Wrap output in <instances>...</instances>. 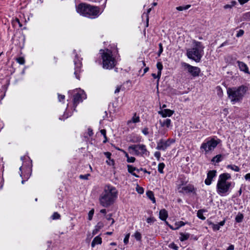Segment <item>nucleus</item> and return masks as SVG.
<instances>
[{"label": "nucleus", "mask_w": 250, "mask_h": 250, "mask_svg": "<svg viewBox=\"0 0 250 250\" xmlns=\"http://www.w3.org/2000/svg\"><path fill=\"white\" fill-rule=\"evenodd\" d=\"M244 34V31L243 30H242V29H240L239 30L238 32H237V33L236 34V36L237 37V38H239V37H240L241 36H242L243 35V34Z\"/></svg>", "instance_id": "43"}, {"label": "nucleus", "mask_w": 250, "mask_h": 250, "mask_svg": "<svg viewBox=\"0 0 250 250\" xmlns=\"http://www.w3.org/2000/svg\"><path fill=\"white\" fill-rule=\"evenodd\" d=\"M58 99L60 102H63L65 99V96L58 94Z\"/></svg>", "instance_id": "48"}, {"label": "nucleus", "mask_w": 250, "mask_h": 250, "mask_svg": "<svg viewBox=\"0 0 250 250\" xmlns=\"http://www.w3.org/2000/svg\"><path fill=\"white\" fill-rule=\"evenodd\" d=\"M74 108H76L78 102V91L77 89L72 92ZM75 110V109H74Z\"/></svg>", "instance_id": "18"}, {"label": "nucleus", "mask_w": 250, "mask_h": 250, "mask_svg": "<svg viewBox=\"0 0 250 250\" xmlns=\"http://www.w3.org/2000/svg\"><path fill=\"white\" fill-rule=\"evenodd\" d=\"M230 179L231 175L228 173H223L219 176L216 185V192L220 196L228 195L231 189L234 187V182L228 181Z\"/></svg>", "instance_id": "1"}, {"label": "nucleus", "mask_w": 250, "mask_h": 250, "mask_svg": "<svg viewBox=\"0 0 250 250\" xmlns=\"http://www.w3.org/2000/svg\"><path fill=\"white\" fill-rule=\"evenodd\" d=\"M158 72L157 73V74H155L154 73H152V76L154 78V79H158V81H157V86H158V83H159V80L160 78V77H158Z\"/></svg>", "instance_id": "53"}, {"label": "nucleus", "mask_w": 250, "mask_h": 250, "mask_svg": "<svg viewBox=\"0 0 250 250\" xmlns=\"http://www.w3.org/2000/svg\"><path fill=\"white\" fill-rule=\"evenodd\" d=\"M147 196L152 201L153 203H155V198L154 197V193L152 191H148L146 193Z\"/></svg>", "instance_id": "24"}, {"label": "nucleus", "mask_w": 250, "mask_h": 250, "mask_svg": "<svg viewBox=\"0 0 250 250\" xmlns=\"http://www.w3.org/2000/svg\"><path fill=\"white\" fill-rule=\"evenodd\" d=\"M130 234L129 233L127 234L124 240V242L125 244H127L128 243Z\"/></svg>", "instance_id": "44"}, {"label": "nucleus", "mask_w": 250, "mask_h": 250, "mask_svg": "<svg viewBox=\"0 0 250 250\" xmlns=\"http://www.w3.org/2000/svg\"><path fill=\"white\" fill-rule=\"evenodd\" d=\"M102 242V238L99 236L95 237L91 243L92 247H94L96 245L101 244Z\"/></svg>", "instance_id": "22"}, {"label": "nucleus", "mask_w": 250, "mask_h": 250, "mask_svg": "<svg viewBox=\"0 0 250 250\" xmlns=\"http://www.w3.org/2000/svg\"><path fill=\"white\" fill-rule=\"evenodd\" d=\"M90 176L89 174H86L85 175H81L79 176V178L83 179V180H87L88 179V177Z\"/></svg>", "instance_id": "47"}, {"label": "nucleus", "mask_w": 250, "mask_h": 250, "mask_svg": "<svg viewBox=\"0 0 250 250\" xmlns=\"http://www.w3.org/2000/svg\"><path fill=\"white\" fill-rule=\"evenodd\" d=\"M204 211L205 210L203 209H200L197 211V217L203 220L206 219V217L203 215V212H204Z\"/></svg>", "instance_id": "29"}, {"label": "nucleus", "mask_w": 250, "mask_h": 250, "mask_svg": "<svg viewBox=\"0 0 250 250\" xmlns=\"http://www.w3.org/2000/svg\"><path fill=\"white\" fill-rule=\"evenodd\" d=\"M210 225L211 226L212 229L214 231H217L219 230L220 227L218 224H215L214 223H211Z\"/></svg>", "instance_id": "34"}, {"label": "nucleus", "mask_w": 250, "mask_h": 250, "mask_svg": "<svg viewBox=\"0 0 250 250\" xmlns=\"http://www.w3.org/2000/svg\"><path fill=\"white\" fill-rule=\"evenodd\" d=\"M194 191V188L192 185H188L187 186L184 187L182 188V190L180 191V192H182L186 193H191Z\"/></svg>", "instance_id": "16"}, {"label": "nucleus", "mask_w": 250, "mask_h": 250, "mask_svg": "<svg viewBox=\"0 0 250 250\" xmlns=\"http://www.w3.org/2000/svg\"><path fill=\"white\" fill-rule=\"evenodd\" d=\"M83 137L84 138L85 140V141H86V142H87V141H89V138H90V137H89L88 136V135H87V133H85V134H84V135H83Z\"/></svg>", "instance_id": "56"}, {"label": "nucleus", "mask_w": 250, "mask_h": 250, "mask_svg": "<svg viewBox=\"0 0 250 250\" xmlns=\"http://www.w3.org/2000/svg\"><path fill=\"white\" fill-rule=\"evenodd\" d=\"M100 212L105 214L106 213V210L105 209H102L100 210Z\"/></svg>", "instance_id": "63"}, {"label": "nucleus", "mask_w": 250, "mask_h": 250, "mask_svg": "<svg viewBox=\"0 0 250 250\" xmlns=\"http://www.w3.org/2000/svg\"><path fill=\"white\" fill-rule=\"evenodd\" d=\"M165 167V164L163 163H160L158 165V170L160 173H163V169Z\"/></svg>", "instance_id": "31"}, {"label": "nucleus", "mask_w": 250, "mask_h": 250, "mask_svg": "<svg viewBox=\"0 0 250 250\" xmlns=\"http://www.w3.org/2000/svg\"><path fill=\"white\" fill-rule=\"evenodd\" d=\"M234 249V247L233 245H230L227 250H233Z\"/></svg>", "instance_id": "59"}, {"label": "nucleus", "mask_w": 250, "mask_h": 250, "mask_svg": "<svg viewBox=\"0 0 250 250\" xmlns=\"http://www.w3.org/2000/svg\"><path fill=\"white\" fill-rule=\"evenodd\" d=\"M227 168H229L236 172H239L240 171L239 167L234 165H229L227 166Z\"/></svg>", "instance_id": "25"}, {"label": "nucleus", "mask_w": 250, "mask_h": 250, "mask_svg": "<svg viewBox=\"0 0 250 250\" xmlns=\"http://www.w3.org/2000/svg\"><path fill=\"white\" fill-rule=\"evenodd\" d=\"M15 21L19 24L20 27H21L22 24L21 23L20 20L18 19H16Z\"/></svg>", "instance_id": "62"}, {"label": "nucleus", "mask_w": 250, "mask_h": 250, "mask_svg": "<svg viewBox=\"0 0 250 250\" xmlns=\"http://www.w3.org/2000/svg\"><path fill=\"white\" fill-rule=\"evenodd\" d=\"M134 236L137 241H140L141 240V234L138 231L135 232V233L134 234Z\"/></svg>", "instance_id": "35"}, {"label": "nucleus", "mask_w": 250, "mask_h": 250, "mask_svg": "<svg viewBox=\"0 0 250 250\" xmlns=\"http://www.w3.org/2000/svg\"><path fill=\"white\" fill-rule=\"evenodd\" d=\"M245 178L246 180L250 181V173L246 174L245 176Z\"/></svg>", "instance_id": "57"}, {"label": "nucleus", "mask_w": 250, "mask_h": 250, "mask_svg": "<svg viewBox=\"0 0 250 250\" xmlns=\"http://www.w3.org/2000/svg\"><path fill=\"white\" fill-rule=\"evenodd\" d=\"M87 135H88V136L89 137H91L93 134V130H92V129L89 128L87 130Z\"/></svg>", "instance_id": "52"}, {"label": "nucleus", "mask_w": 250, "mask_h": 250, "mask_svg": "<svg viewBox=\"0 0 250 250\" xmlns=\"http://www.w3.org/2000/svg\"><path fill=\"white\" fill-rule=\"evenodd\" d=\"M158 113L162 117L166 118L167 117H171L174 113V111L169 109H164L159 111Z\"/></svg>", "instance_id": "14"}, {"label": "nucleus", "mask_w": 250, "mask_h": 250, "mask_svg": "<svg viewBox=\"0 0 250 250\" xmlns=\"http://www.w3.org/2000/svg\"><path fill=\"white\" fill-rule=\"evenodd\" d=\"M104 155L106 157V158L109 159L111 158V154L109 152H105L104 153Z\"/></svg>", "instance_id": "54"}, {"label": "nucleus", "mask_w": 250, "mask_h": 250, "mask_svg": "<svg viewBox=\"0 0 250 250\" xmlns=\"http://www.w3.org/2000/svg\"><path fill=\"white\" fill-rule=\"evenodd\" d=\"M191 5H185V6H178V7H177L176 8V9L178 10V11H183V10H187L188 9L189 7H190Z\"/></svg>", "instance_id": "30"}, {"label": "nucleus", "mask_w": 250, "mask_h": 250, "mask_svg": "<svg viewBox=\"0 0 250 250\" xmlns=\"http://www.w3.org/2000/svg\"><path fill=\"white\" fill-rule=\"evenodd\" d=\"M237 63L240 71L246 74H250L248 65L244 62L239 61H237Z\"/></svg>", "instance_id": "13"}, {"label": "nucleus", "mask_w": 250, "mask_h": 250, "mask_svg": "<svg viewBox=\"0 0 250 250\" xmlns=\"http://www.w3.org/2000/svg\"><path fill=\"white\" fill-rule=\"evenodd\" d=\"M104 227V224L103 223L100 222L97 223V224L95 227V229L93 230V234L95 235L98 232Z\"/></svg>", "instance_id": "20"}, {"label": "nucleus", "mask_w": 250, "mask_h": 250, "mask_svg": "<svg viewBox=\"0 0 250 250\" xmlns=\"http://www.w3.org/2000/svg\"><path fill=\"white\" fill-rule=\"evenodd\" d=\"M154 156L156 158H159L160 157V156H161V154H160V153L159 152L157 151V152H155Z\"/></svg>", "instance_id": "58"}, {"label": "nucleus", "mask_w": 250, "mask_h": 250, "mask_svg": "<svg viewBox=\"0 0 250 250\" xmlns=\"http://www.w3.org/2000/svg\"><path fill=\"white\" fill-rule=\"evenodd\" d=\"M238 2L240 3V4L243 5L246 3H247L250 0H238Z\"/></svg>", "instance_id": "55"}, {"label": "nucleus", "mask_w": 250, "mask_h": 250, "mask_svg": "<svg viewBox=\"0 0 250 250\" xmlns=\"http://www.w3.org/2000/svg\"><path fill=\"white\" fill-rule=\"evenodd\" d=\"M224 224H225V221H221L219 223H218V224L220 226V227H221V226H224Z\"/></svg>", "instance_id": "64"}, {"label": "nucleus", "mask_w": 250, "mask_h": 250, "mask_svg": "<svg viewBox=\"0 0 250 250\" xmlns=\"http://www.w3.org/2000/svg\"><path fill=\"white\" fill-rule=\"evenodd\" d=\"M142 132L145 135H147L149 134L148 128L145 127L142 129Z\"/></svg>", "instance_id": "49"}, {"label": "nucleus", "mask_w": 250, "mask_h": 250, "mask_svg": "<svg viewBox=\"0 0 250 250\" xmlns=\"http://www.w3.org/2000/svg\"><path fill=\"white\" fill-rule=\"evenodd\" d=\"M237 4L236 1H231L230 4H226L224 6V8L225 9H231Z\"/></svg>", "instance_id": "27"}, {"label": "nucleus", "mask_w": 250, "mask_h": 250, "mask_svg": "<svg viewBox=\"0 0 250 250\" xmlns=\"http://www.w3.org/2000/svg\"><path fill=\"white\" fill-rule=\"evenodd\" d=\"M120 87H117L116 88V89H115L114 93L115 94L118 93H119L120 92Z\"/></svg>", "instance_id": "61"}, {"label": "nucleus", "mask_w": 250, "mask_h": 250, "mask_svg": "<svg viewBox=\"0 0 250 250\" xmlns=\"http://www.w3.org/2000/svg\"><path fill=\"white\" fill-rule=\"evenodd\" d=\"M243 219V215L242 213H238L235 217V220L237 222H241Z\"/></svg>", "instance_id": "33"}, {"label": "nucleus", "mask_w": 250, "mask_h": 250, "mask_svg": "<svg viewBox=\"0 0 250 250\" xmlns=\"http://www.w3.org/2000/svg\"><path fill=\"white\" fill-rule=\"evenodd\" d=\"M248 90L245 85H241L238 87L229 88L227 89V93L229 99L232 104L241 101Z\"/></svg>", "instance_id": "3"}, {"label": "nucleus", "mask_w": 250, "mask_h": 250, "mask_svg": "<svg viewBox=\"0 0 250 250\" xmlns=\"http://www.w3.org/2000/svg\"><path fill=\"white\" fill-rule=\"evenodd\" d=\"M222 160V156L221 154L217 155L212 159V162L219 163Z\"/></svg>", "instance_id": "28"}, {"label": "nucleus", "mask_w": 250, "mask_h": 250, "mask_svg": "<svg viewBox=\"0 0 250 250\" xmlns=\"http://www.w3.org/2000/svg\"><path fill=\"white\" fill-rule=\"evenodd\" d=\"M174 142L175 140L173 139H168L167 140L161 139L157 142L156 149L160 150L165 151Z\"/></svg>", "instance_id": "10"}, {"label": "nucleus", "mask_w": 250, "mask_h": 250, "mask_svg": "<svg viewBox=\"0 0 250 250\" xmlns=\"http://www.w3.org/2000/svg\"><path fill=\"white\" fill-rule=\"evenodd\" d=\"M140 122V119L139 116L135 113L132 118L127 122V125L131 128H134V126L132 125L133 124H136Z\"/></svg>", "instance_id": "12"}, {"label": "nucleus", "mask_w": 250, "mask_h": 250, "mask_svg": "<svg viewBox=\"0 0 250 250\" xmlns=\"http://www.w3.org/2000/svg\"><path fill=\"white\" fill-rule=\"evenodd\" d=\"M60 217V215L58 212H54L52 215L51 218L52 219H58Z\"/></svg>", "instance_id": "38"}, {"label": "nucleus", "mask_w": 250, "mask_h": 250, "mask_svg": "<svg viewBox=\"0 0 250 250\" xmlns=\"http://www.w3.org/2000/svg\"><path fill=\"white\" fill-rule=\"evenodd\" d=\"M204 48L201 42H194L193 47L187 50L188 57L196 62H199L204 53Z\"/></svg>", "instance_id": "5"}, {"label": "nucleus", "mask_w": 250, "mask_h": 250, "mask_svg": "<svg viewBox=\"0 0 250 250\" xmlns=\"http://www.w3.org/2000/svg\"><path fill=\"white\" fill-rule=\"evenodd\" d=\"M128 168V171L131 174H132L133 176H135L136 177H138L139 176L137 175V173L139 172L140 170L139 169L136 168V167L130 166L128 165L127 166Z\"/></svg>", "instance_id": "17"}, {"label": "nucleus", "mask_w": 250, "mask_h": 250, "mask_svg": "<svg viewBox=\"0 0 250 250\" xmlns=\"http://www.w3.org/2000/svg\"><path fill=\"white\" fill-rule=\"evenodd\" d=\"M182 65L184 69L193 77H196L199 75L201 72L200 68L192 66L186 62L183 63Z\"/></svg>", "instance_id": "9"}, {"label": "nucleus", "mask_w": 250, "mask_h": 250, "mask_svg": "<svg viewBox=\"0 0 250 250\" xmlns=\"http://www.w3.org/2000/svg\"><path fill=\"white\" fill-rule=\"evenodd\" d=\"M157 68L158 69V77H161V71L163 69V66L162 62H158L156 64Z\"/></svg>", "instance_id": "26"}, {"label": "nucleus", "mask_w": 250, "mask_h": 250, "mask_svg": "<svg viewBox=\"0 0 250 250\" xmlns=\"http://www.w3.org/2000/svg\"><path fill=\"white\" fill-rule=\"evenodd\" d=\"M17 62L20 64H23L25 62V61L23 58L19 57L17 59Z\"/></svg>", "instance_id": "37"}, {"label": "nucleus", "mask_w": 250, "mask_h": 250, "mask_svg": "<svg viewBox=\"0 0 250 250\" xmlns=\"http://www.w3.org/2000/svg\"><path fill=\"white\" fill-rule=\"evenodd\" d=\"M100 132L101 134H102L104 136V138H105V140L103 141V142L104 143H106L107 141L106 136V130L105 129H102L101 130Z\"/></svg>", "instance_id": "40"}, {"label": "nucleus", "mask_w": 250, "mask_h": 250, "mask_svg": "<svg viewBox=\"0 0 250 250\" xmlns=\"http://www.w3.org/2000/svg\"><path fill=\"white\" fill-rule=\"evenodd\" d=\"M87 98V96L84 90L79 88V103L82 102Z\"/></svg>", "instance_id": "21"}, {"label": "nucleus", "mask_w": 250, "mask_h": 250, "mask_svg": "<svg viewBox=\"0 0 250 250\" xmlns=\"http://www.w3.org/2000/svg\"><path fill=\"white\" fill-rule=\"evenodd\" d=\"M93 214H94V209H91L90 211H89V212L88 213V219L89 220L92 219Z\"/></svg>", "instance_id": "51"}, {"label": "nucleus", "mask_w": 250, "mask_h": 250, "mask_svg": "<svg viewBox=\"0 0 250 250\" xmlns=\"http://www.w3.org/2000/svg\"><path fill=\"white\" fill-rule=\"evenodd\" d=\"M216 176V171L215 170H209L207 173V177L205 180L206 185L209 186L212 183L213 178Z\"/></svg>", "instance_id": "11"}, {"label": "nucleus", "mask_w": 250, "mask_h": 250, "mask_svg": "<svg viewBox=\"0 0 250 250\" xmlns=\"http://www.w3.org/2000/svg\"><path fill=\"white\" fill-rule=\"evenodd\" d=\"M159 122L161 126L162 127L169 128L172 126L171 125V121L170 119H166L163 120H160Z\"/></svg>", "instance_id": "15"}, {"label": "nucleus", "mask_w": 250, "mask_h": 250, "mask_svg": "<svg viewBox=\"0 0 250 250\" xmlns=\"http://www.w3.org/2000/svg\"><path fill=\"white\" fill-rule=\"evenodd\" d=\"M185 223L183 221H179L175 224V229H179L180 227L184 226Z\"/></svg>", "instance_id": "32"}, {"label": "nucleus", "mask_w": 250, "mask_h": 250, "mask_svg": "<svg viewBox=\"0 0 250 250\" xmlns=\"http://www.w3.org/2000/svg\"><path fill=\"white\" fill-rule=\"evenodd\" d=\"M159 50L158 52V56H160L163 51V45L161 43H160L159 44Z\"/></svg>", "instance_id": "42"}, {"label": "nucleus", "mask_w": 250, "mask_h": 250, "mask_svg": "<svg viewBox=\"0 0 250 250\" xmlns=\"http://www.w3.org/2000/svg\"><path fill=\"white\" fill-rule=\"evenodd\" d=\"M136 190L138 193L140 194H143L144 192V188L142 187L139 186L138 185H137L136 188Z\"/></svg>", "instance_id": "36"}, {"label": "nucleus", "mask_w": 250, "mask_h": 250, "mask_svg": "<svg viewBox=\"0 0 250 250\" xmlns=\"http://www.w3.org/2000/svg\"><path fill=\"white\" fill-rule=\"evenodd\" d=\"M117 196L116 188L111 185H106L99 197L100 204L103 207L108 208L114 203Z\"/></svg>", "instance_id": "2"}, {"label": "nucleus", "mask_w": 250, "mask_h": 250, "mask_svg": "<svg viewBox=\"0 0 250 250\" xmlns=\"http://www.w3.org/2000/svg\"><path fill=\"white\" fill-rule=\"evenodd\" d=\"M220 142L219 139H215L214 138L207 139L202 144L200 149L204 150L205 153H208L213 151Z\"/></svg>", "instance_id": "8"}, {"label": "nucleus", "mask_w": 250, "mask_h": 250, "mask_svg": "<svg viewBox=\"0 0 250 250\" xmlns=\"http://www.w3.org/2000/svg\"><path fill=\"white\" fill-rule=\"evenodd\" d=\"M135 161V158L134 157H129L127 158V162L128 163H133Z\"/></svg>", "instance_id": "50"}, {"label": "nucleus", "mask_w": 250, "mask_h": 250, "mask_svg": "<svg viewBox=\"0 0 250 250\" xmlns=\"http://www.w3.org/2000/svg\"><path fill=\"white\" fill-rule=\"evenodd\" d=\"M111 217H112L111 214H109L106 216V218L107 220H109V221L111 220L112 221L111 225H113L115 222L114 220Z\"/></svg>", "instance_id": "41"}, {"label": "nucleus", "mask_w": 250, "mask_h": 250, "mask_svg": "<svg viewBox=\"0 0 250 250\" xmlns=\"http://www.w3.org/2000/svg\"><path fill=\"white\" fill-rule=\"evenodd\" d=\"M106 162L109 166H113L114 165V160L111 158L108 159Z\"/></svg>", "instance_id": "46"}, {"label": "nucleus", "mask_w": 250, "mask_h": 250, "mask_svg": "<svg viewBox=\"0 0 250 250\" xmlns=\"http://www.w3.org/2000/svg\"><path fill=\"white\" fill-rule=\"evenodd\" d=\"M148 70H149V68L148 67H146L144 69V73L142 75V76H143L148 71Z\"/></svg>", "instance_id": "60"}, {"label": "nucleus", "mask_w": 250, "mask_h": 250, "mask_svg": "<svg viewBox=\"0 0 250 250\" xmlns=\"http://www.w3.org/2000/svg\"><path fill=\"white\" fill-rule=\"evenodd\" d=\"M168 217V214L167 211L165 209H161L159 211V218L163 220V221H166L167 218Z\"/></svg>", "instance_id": "19"}, {"label": "nucleus", "mask_w": 250, "mask_h": 250, "mask_svg": "<svg viewBox=\"0 0 250 250\" xmlns=\"http://www.w3.org/2000/svg\"><path fill=\"white\" fill-rule=\"evenodd\" d=\"M128 150L129 153L132 155L141 156L149 155V152L147 150L146 145L144 144L131 145L128 147Z\"/></svg>", "instance_id": "7"}, {"label": "nucleus", "mask_w": 250, "mask_h": 250, "mask_svg": "<svg viewBox=\"0 0 250 250\" xmlns=\"http://www.w3.org/2000/svg\"><path fill=\"white\" fill-rule=\"evenodd\" d=\"M79 13L85 17L95 19L100 15L99 8L86 3H79Z\"/></svg>", "instance_id": "4"}, {"label": "nucleus", "mask_w": 250, "mask_h": 250, "mask_svg": "<svg viewBox=\"0 0 250 250\" xmlns=\"http://www.w3.org/2000/svg\"><path fill=\"white\" fill-rule=\"evenodd\" d=\"M155 221V219L153 217H149L146 219V222L148 224L153 223Z\"/></svg>", "instance_id": "39"}, {"label": "nucleus", "mask_w": 250, "mask_h": 250, "mask_svg": "<svg viewBox=\"0 0 250 250\" xmlns=\"http://www.w3.org/2000/svg\"><path fill=\"white\" fill-rule=\"evenodd\" d=\"M169 247L175 250H178L179 249V247L173 243L170 244Z\"/></svg>", "instance_id": "45"}, {"label": "nucleus", "mask_w": 250, "mask_h": 250, "mask_svg": "<svg viewBox=\"0 0 250 250\" xmlns=\"http://www.w3.org/2000/svg\"><path fill=\"white\" fill-rule=\"evenodd\" d=\"M103 60V67L104 69H110L116 65V61L113 57L112 52L108 49L100 50Z\"/></svg>", "instance_id": "6"}, {"label": "nucleus", "mask_w": 250, "mask_h": 250, "mask_svg": "<svg viewBox=\"0 0 250 250\" xmlns=\"http://www.w3.org/2000/svg\"><path fill=\"white\" fill-rule=\"evenodd\" d=\"M189 234L188 233H181L180 240L181 241H184L188 240L189 237Z\"/></svg>", "instance_id": "23"}]
</instances>
